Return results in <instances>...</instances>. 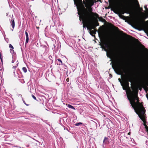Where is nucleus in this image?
Here are the masks:
<instances>
[{
	"label": "nucleus",
	"instance_id": "f257e3e1",
	"mask_svg": "<svg viewBox=\"0 0 148 148\" xmlns=\"http://www.w3.org/2000/svg\"><path fill=\"white\" fill-rule=\"evenodd\" d=\"M126 95L135 112L142 120L145 119V110L143 105L139 102L138 93H126Z\"/></svg>",
	"mask_w": 148,
	"mask_h": 148
},
{
	"label": "nucleus",
	"instance_id": "f03ea898",
	"mask_svg": "<svg viewBox=\"0 0 148 148\" xmlns=\"http://www.w3.org/2000/svg\"><path fill=\"white\" fill-rule=\"evenodd\" d=\"M96 0H84L81 3H79L77 5V8L78 11L83 13L84 16L90 18L91 15H93L98 17V14L92 12V9L91 7L93 6L95 3L96 2Z\"/></svg>",
	"mask_w": 148,
	"mask_h": 148
},
{
	"label": "nucleus",
	"instance_id": "7ed1b4c3",
	"mask_svg": "<svg viewBox=\"0 0 148 148\" xmlns=\"http://www.w3.org/2000/svg\"><path fill=\"white\" fill-rule=\"evenodd\" d=\"M78 14L79 15V20L82 21V23L83 24V27L84 28L87 26L88 24L92 22L94 19V16L93 15H91L90 17L89 18L84 16L83 13L81 12L78 11Z\"/></svg>",
	"mask_w": 148,
	"mask_h": 148
},
{
	"label": "nucleus",
	"instance_id": "20e7f679",
	"mask_svg": "<svg viewBox=\"0 0 148 148\" xmlns=\"http://www.w3.org/2000/svg\"><path fill=\"white\" fill-rule=\"evenodd\" d=\"M134 81V78L131 75H129L127 77V79L123 80V83H121V86L123 90H125L126 92H128V91L130 90L129 82L131 83Z\"/></svg>",
	"mask_w": 148,
	"mask_h": 148
},
{
	"label": "nucleus",
	"instance_id": "39448f33",
	"mask_svg": "<svg viewBox=\"0 0 148 148\" xmlns=\"http://www.w3.org/2000/svg\"><path fill=\"white\" fill-rule=\"evenodd\" d=\"M116 69L117 71L119 72V75H121L123 72H125L126 71V67L125 64H122L121 65H116Z\"/></svg>",
	"mask_w": 148,
	"mask_h": 148
},
{
	"label": "nucleus",
	"instance_id": "423d86ee",
	"mask_svg": "<svg viewBox=\"0 0 148 148\" xmlns=\"http://www.w3.org/2000/svg\"><path fill=\"white\" fill-rule=\"evenodd\" d=\"M146 132L148 133V127L145 124H144L140 128L139 133L141 135L143 136Z\"/></svg>",
	"mask_w": 148,
	"mask_h": 148
},
{
	"label": "nucleus",
	"instance_id": "0eeeda50",
	"mask_svg": "<svg viewBox=\"0 0 148 148\" xmlns=\"http://www.w3.org/2000/svg\"><path fill=\"white\" fill-rule=\"evenodd\" d=\"M144 8L145 10V11H144L145 13L141 12L142 14V19L144 21L145 19L148 18V8H147L146 5H145Z\"/></svg>",
	"mask_w": 148,
	"mask_h": 148
},
{
	"label": "nucleus",
	"instance_id": "6e6552de",
	"mask_svg": "<svg viewBox=\"0 0 148 148\" xmlns=\"http://www.w3.org/2000/svg\"><path fill=\"white\" fill-rule=\"evenodd\" d=\"M132 88L133 90L135 91V92H138V90H141L142 88L140 86H134L132 87Z\"/></svg>",
	"mask_w": 148,
	"mask_h": 148
},
{
	"label": "nucleus",
	"instance_id": "1a4fd4ad",
	"mask_svg": "<svg viewBox=\"0 0 148 148\" xmlns=\"http://www.w3.org/2000/svg\"><path fill=\"white\" fill-rule=\"evenodd\" d=\"M112 41H110L108 43L104 42L103 43V44L106 48H108L112 46Z\"/></svg>",
	"mask_w": 148,
	"mask_h": 148
},
{
	"label": "nucleus",
	"instance_id": "9d476101",
	"mask_svg": "<svg viewBox=\"0 0 148 148\" xmlns=\"http://www.w3.org/2000/svg\"><path fill=\"white\" fill-rule=\"evenodd\" d=\"M95 25L94 24H92L90 25V26L88 27H87V29L89 30H91L93 29L94 30H96V27L95 26Z\"/></svg>",
	"mask_w": 148,
	"mask_h": 148
},
{
	"label": "nucleus",
	"instance_id": "9b49d317",
	"mask_svg": "<svg viewBox=\"0 0 148 148\" xmlns=\"http://www.w3.org/2000/svg\"><path fill=\"white\" fill-rule=\"evenodd\" d=\"M95 30H90V34L93 36H94L95 34L96 33V32L97 31V29H96Z\"/></svg>",
	"mask_w": 148,
	"mask_h": 148
},
{
	"label": "nucleus",
	"instance_id": "f8f14e48",
	"mask_svg": "<svg viewBox=\"0 0 148 148\" xmlns=\"http://www.w3.org/2000/svg\"><path fill=\"white\" fill-rule=\"evenodd\" d=\"M62 96V98H64L65 99H66L68 98V93H63Z\"/></svg>",
	"mask_w": 148,
	"mask_h": 148
},
{
	"label": "nucleus",
	"instance_id": "ddd939ff",
	"mask_svg": "<svg viewBox=\"0 0 148 148\" xmlns=\"http://www.w3.org/2000/svg\"><path fill=\"white\" fill-rule=\"evenodd\" d=\"M74 4L77 6L79 3H81L82 0H74Z\"/></svg>",
	"mask_w": 148,
	"mask_h": 148
},
{
	"label": "nucleus",
	"instance_id": "4468645a",
	"mask_svg": "<svg viewBox=\"0 0 148 148\" xmlns=\"http://www.w3.org/2000/svg\"><path fill=\"white\" fill-rule=\"evenodd\" d=\"M95 17H96V18H98L99 19V21H101L102 22H104L106 21L102 17H99V16H98V17H97L95 16L94 18H95Z\"/></svg>",
	"mask_w": 148,
	"mask_h": 148
},
{
	"label": "nucleus",
	"instance_id": "2eb2a0df",
	"mask_svg": "<svg viewBox=\"0 0 148 148\" xmlns=\"http://www.w3.org/2000/svg\"><path fill=\"white\" fill-rule=\"evenodd\" d=\"M58 62L57 63V64L58 65H60L62 64V62L61 59H58L57 60Z\"/></svg>",
	"mask_w": 148,
	"mask_h": 148
},
{
	"label": "nucleus",
	"instance_id": "dca6fc26",
	"mask_svg": "<svg viewBox=\"0 0 148 148\" xmlns=\"http://www.w3.org/2000/svg\"><path fill=\"white\" fill-rule=\"evenodd\" d=\"M11 24L12 26V28L14 29L15 26V22L14 19L11 21Z\"/></svg>",
	"mask_w": 148,
	"mask_h": 148
},
{
	"label": "nucleus",
	"instance_id": "f3484780",
	"mask_svg": "<svg viewBox=\"0 0 148 148\" xmlns=\"http://www.w3.org/2000/svg\"><path fill=\"white\" fill-rule=\"evenodd\" d=\"M119 16L120 18L123 20H125L126 18L128 17H126L125 16L120 14H119Z\"/></svg>",
	"mask_w": 148,
	"mask_h": 148
},
{
	"label": "nucleus",
	"instance_id": "a211bd4d",
	"mask_svg": "<svg viewBox=\"0 0 148 148\" xmlns=\"http://www.w3.org/2000/svg\"><path fill=\"white\" fill-rule=\"evenodd\" d=\"M66 105L67 106V107L68 108H70L74 110L75 109V108L73 106H72V105L70 104H66Z\"/></svg>",
	"mask_w": 148,
	"mask_h": 148
},
{
	"label": "nucleus",
	"instance_id": "6ab92c4d",
	"mask_svg": "<svg viewBox=\"0 0 148 148\" xmlns=\"http://www.w3.org/2000/svg\"><path fill=\"white\" fill-rule=\"evenodd\" d=\"M108 138L106 137H105L103 140V143L106 144L107 143V141Z\"/></svg>",
	"mask_w": 148,
	"mask_h": 148
},
{
	"label": "nucleus",
	"instance_id": "aec40b11",
	"mask_svg": "<svg viewBox=\"0 0 148 148\" xmlns=\"http://www.w3.org/2000/svg\"><path fill=\"white\" fill-rule=\"evenodd\" d=\"M119 1L120 4H122L125 3L126 0H119Z\"/></svg>",
	"mask_w": 148,
	"mask_h": 148
},
{
	"label": "nucleus",
	"instance_id": "412c9836",
	"mask_svg": "<svg viewBox=\"0 0 148 148\" xmlns=\"http://www.w3.org/2000/svg\"><path fill=\"white\" fill-rule=\"evenodd\" d=\"M141 46L145 50V51H146L147 53V54H148V49L147 48H145L144 46L143 45H141Z\"/></svg>",
	"mask_w": 148,
	"mask_h": 148
},
{
	"label": "nucleus",
	"instance_id": "4be33fe9",
	"mask_svg": "<svg viewBox=\"0 0 148 148\" xmlns=\"http://www.w3.org/2000/svg\"><path fill=\"white\" fill-rule=\"evenodd\" d=\"M123 35L125 36H126L127 37H129L130 38H134L133 37H132V36L129 35L127 34H126V33H123Z\"/></svg>",
	"mask_w": 148,
	"mask_h": 148
},
{
	"label": "nucleus",
	"instance_id": "5701e85b",
	"mask_svg": "<svg viewBox=\"0 0 148 148\" xmlns=\"http://www.w3.org/2000/svg\"><path fill=\"white\" fill-rule=\"evenodd\" d=\"M22 70L25 73H26L27 71V69L26 67H23L22 68Z\"/></svg>",
	"mask_w": 148,
	"mask_h": 148
},
{
	"label": "nucleus",
	"instance_id": "b1692460",
	"mask_svg": "<svg viewBox=\"0 0 148 148\" xmlns=\"http://www.w3.org/2000/svg\"><path fill=\"white\" fill-rule=\"evenodd\" d=\"M82 124V123L81 122H79V123H76L75 124V125L76 126H79L80 125Z\"/></svg>",
	"mask_w": 148,
	"mask_h": 148
},
{
	"label": "nucleus",
	"instance_id": "393cba45",
	"mask_svg": "<svg viewBox=\"0 0 148 148\" xmlns=\"http://www.w3.org/2000/svg\"><path fill=\"white\" fill-rule=\"evenodd\" d=\"M94 25H95V27L97 26H99V23L98 22H96L95 23H94Z\"/></svg>",
	"mask_w": 148,
	"mask_h": 148
},
{
	"label": "nucleus",
	"instance_id": "a878e982",
	"mask_svg": "<svg viewBox=\"0 0 148 148\" xmlns=\"http://www.w3.org/2000/svg\"><path fill=\"white\" fill-rule=\"evenodd\" d=\"M138 8L139 9V10L140 11L142 12V11H143V8H141L140 7L139 5V4H138Z\"/></svg>",
	"mask_w": 148,
	"mask_h": 148
},
{
	"label": "nucleus",
	"instance_id": "bb28decb",
	"mask_svg": "<svg viewBox=\"0 0 148 148\" xmlns=\"http://www.w3.org/2000/svg\"><path fill=\"white\" fill-rule=\"evenodd\" d=\"M29 41V37H26L25 43H27Z\"/></svg>",
	"mask_w": 148,
	"mask_h": 148
},
{
	"label": "nucleus",
	"instance_id": "cd10ccee",
	"mask_svg": "<svg viewBox=\"0 0 148 148\" xmlns=\"http://www.w3.org/2000/svg\"><path fill=\"white\" fill-rule=\"evenodd\" d=\"M13 49L10 48V51L11 53H14V50H13Z\"/></svg>",
	"mask_w": 148,
	"mask_h": 148
},
{
	"label": "nucleus",
	"instance_id": "c85d7f7f",
	"mask_svg": "<svg viewBox=\"0 0 148 148\" xmlns=\"http://www.w3.org/2000/svg\"><path fill=\"white\" fill-rule=\"evenodd\" d=\"M25 35H26V37H29L28 34L26 31L25 32Z\"/></svg>",
	"mask_w": 148,
	"mask_h": 148
},
{
	"label": "nucleus",
	"instance_id": "c756f323",
	"mask_svg": "<svg viewBox=\"0 0 148 148\" xmlns=\"http://www.w3.org/2000/svg\"><path fill=\"white\" fill-rule=\"evenodd\" d=\"M9 47L11 48L14 49V47H13V46L11 44H9Z\"/></svg>",
	"mask_w": 148,
	"mask_h": 148
},
{
	"label": "nucleus",
	"instance_id": "7c9ffc66",
	"mask_svg": "<svg viewBox=\"0 0 148 148\" xmlns=\"http://www.w3.org/2000/svg\"><path fill=\"white\" fill-rule=\"evenodd\" d=\"M32 97L35 100H36V97L33 95H32Z\"/></svg>",
	"mask_w": 148,
	"mask_h": 148
},
{
	"label": "nucleus",
	"instance_id": "2f4dec72",
	"mask_svg": "<svg viewBox=\"0 0 148 148\" xmlns=\"http://www.w3.org/2000/svg\"><path fill=\"white\" fill-rule=\"evenodd\" d=\"M118 80H119V81L120 82V83L121 84V83H123V81H121V79L120 78H119Z\"/></svg>",
	"mask_w": 148,
	"mask_h": 148
},
{
	"label": "nucleus",
	"instance_id": "473e14b6",
	"mask_svg": "<svg viewBox=\"0 0 148 148\" xmlns=\"http://www.w3.org/2000/svg\"><path fill=\"white\" fill-rule=\"evenodd\" d=\"M125 13H127V12H124L123 11H122L121 12V14H124Z\"/></svg>",
	"mask_w": 148,
	"mask_h": 148
},
{
	"label": "nucleus",
	"instance_id": "72a5a7b5",
	"mask_svg": "<svg viewBox=\"0 0 148 148\" xmlns=\"http://www.w3.org/2000/svg\"><path fill=\"white\" fill-rule=\"evenodd\" d=\"M146 72L147 74H148V67L146 69Z\"/></svg>",
	"mask_w": 148,
	"mask_h": 148
},
{
	"label": "nucleus",
	"instance_id": "f704fd0d",
	"mask_svg": "<svg viewBox=\"0 0 148 148\" xmlns=\"http://www.w3.org/2000/svg\"><path fill=\"white\" fill-rule=\"evenodd\" d=\"M0 58L1 60V62H2V58L1 57V55H0Z\"/></svg>",
	"mask_w": 148,
	"mask_h": 148
},
{
	"label": "nucleus",
	"instance_id": "c9c22d12",
	"mask_svg": "<svg viewBox=\"0 0 148 148\" xmlns=\"http://www.w3.org/2000/svg\"><path fill=\"white\" fill-rule=\"evenodd\" d=\"M69 78H67L66 79V81L67 82H69Z\"/></svg>",
	"mask_w": 148,
	"mask_h": 148
},
{
	"label": "nucleus",
	"instance_id": "e433bc0d",
	"mask_svg": "<svg viewBox=\"0 0 148 148\" xmlns=\"http://www.w3.org/2000/svg\"><path fill=\"white\" fill-rule=\"evenodd\" d=\"M146 97L147 98V99H148V93H147L146 95Z\"/></svg>",
	"mask_w": 148,
	"mask_h": 148
},
{
	"label": "nucleus",
	"instance_id": "4c0bfd02",
	"mask_svg": "<svg viewBox=\"0 0 148 148\" xmlns=\"http://www.w3.org/2000/svg\"><path fill=\"white\" fill-rule=\"evenodd\" d=\"M145 90L146 92H147L148 90V88H146L145 89Z\"/></svg>",
	"mask_w": 148,
	"mask_h": 148
},
{
	"label": "nucleus",
	"instance_id": "58836bf2",
	"mask_svg": "<svg viewBox=\"0 0 148 148\" xmlns=\"http://www.w3.org/2000/svg\"><path fill=\"white\" fill-rule=\"evenodd\" d=\"M64 130H68V128H67L66 127H64Z\"/></svg>",
	"mask_w": 148,
	"mask_h": 148
},
{
	"label": "nucleus",
	"instance_id": "ea45409f",
	"mask_svg": "<svg viewBox=\"0 0 148 148\" xmlns=\"http://www.w3.org/2000/svg\"><path fill=\"white\" fill-rule=\"evenodd\" d=\"M148 142V140H146V141H145V143H146V145H147L148 144H147V143Z\"/></svg>",
	"mask_w": 148,
	"mask_h": 148
},
{
	"label": "nucleus",
	"instance_id": "a19ab883",
	"mask_svg": "<svg viewBox=\"0 0 148 148\" xmlns=\"http://www.w3.org/2000/svg\"><path fill=\"white\" fill-rule=\"evenodd\" d=\"M23 103L25 104L27 106H28L29 105L28 104H26L25 103V102L23 101Z\"/></svg>",
	"mask_w": 148,
	"mask_h": 148
},
{
	"label": "nucleus",
	"instance_id": "79ce46f5",
	"mask_svg": "<svg viewBox=\"0 0 148 148\" xmlns=\"http://www.w3.org/2000/svg\"><path fill=\"white\" fill-rule=\"evenodd\" d=\"M115 28L116 29H119V28H118V27H115Z\"/></svg>",
	"mask_w": 148,
	"mask_h": 148
},
{
	"label": "nucleus",
	"instance_id": "37998d69",
	"mask_svg": "<svg viewBox=\"0 0 148 148\" xmlns=\"http://www.w3.org/2000/svg\"><path fill=\"white\" fill-rule=\"evenodd\" d=\"M121 33H123V31H121Z\"/></svg>",
	"mask_w": 148,
	"mask_h": 148
},
{
	"label": "nucleus",
	"instance_id": "c03bdc74",
	"mask_svg": "<svg viewBox=\"0 0 148 148\" xmlns=\"http://www.w3.org/2000/svg\"><path fill=\"white\" fill-rule=\"evenodd\" d=\"M97 1H99L101 2V0H97Z\"/></svg>",
	"mask_w": 148,
	"mask_h": 148
},
{
	"label": "nucleus",
	"instance_id": "a18cd8bd",
	"mask_svg": "<svg viewBox=\"0 0 148 148\" xmlns=\"http://www.w3.org/2000/svg\"><path fill=\"white\" fill-rule=\"evenodd\" d=\"M37 27V28H38H38H39V27Z\"/></svg>",
	"mask_w": 148,
	"mask_h": 148
},
{
	"label": "nucleus",
	"instance_id": "49530a36",
	"mask_svg": "<svg viewBox=\"0 0 148 148\" xmlns=\"http://www.w3.org/2000/svg\"><path fill=\"white\" fill-rule=\"evenodd\" d=\"M20 95H21L20 94H19V95H18V96H20Z\"/></svg>",
	"mask_w": 148,
	"mask_h": 148
},
{
	"label": "nucleus",
	"instance_id": "de8ad7c7",
	"mask_svg": "<svg viewBox=\"0 0 148 148\" xmlns=\"http://www.w3.org/2000/svg\"><path fill=\"white\" fill-rule=\"evenodd\" d=\"M64 104H65V103H63Z\"/></svg>",
	"mask_w": 148,
	"mask_h": 148
},
{
	"label": "nucleus",
	"instance_id": "09e8293b",
	"mask_svg": "<svg viewBox=\"0 0 148 148\" xmlns=\"http://www.w3.org/2000/svg\"><path fill=\"white\" fill-rule=\"evenodd\" d=\"M130 133H128V134H130Z\"/></svg>",
	"mask_w": 148,
	"mask_h": 148
},
{
	"label": "nucleus",
	"instance_id": "8fccbe9b",
	"mask_svg": "<svg viewBox=\"0 0 148 148\" xmlns=\"http://www.w3.org/2000/svg\"><path fill=\"white\" fill-rule=\"evenodd\" d=\"M147 22H148V21H147Z\"/></svg>",
	"mask_w": 148,
	"mask_h": 148
}]
</instances>
